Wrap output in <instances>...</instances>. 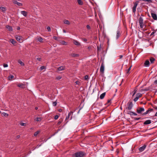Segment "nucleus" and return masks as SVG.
<instances>
[{
    "label": "nucleus",
    "mask_w": 157,
    "mask_h": 157,
    "mask_svg": "<svg viewBox=\"0 0 157 157\" xmlns=\"http://www.w3.org/2000/svg\"><path fill=\"white\" fill-rule=\"evenodd\" d=\"M85 153L82 151H78L72 154V157H83L85 155Z\"/></svg>",
    "instance_id": "nucleus-1"
},
{
    "label": "nucleus",
    "mask_w": 157,
    "mask_h": 157,
    "mask_svg": "<svg viewBox=\"0 0 157 157\" xmlns=\"http://www.w3.org/2000/svg\"><path fill=\"white\" fill-rule=\"evenodd\" d=\"M133 106V105L132 101L129 102L127 103V107L125 109L126 110L127 109L130 110L132 109Z\"/></svg>",
    "instance_id": "nucleus-2"
},
{
    "label": "nucleus",
    "mask_w": 157,
    "mask_h": 157,
    "mask_svg": "<svg viewBox=\"0 0 157 157\" xmlns=\"http://www.w3.org/2000/svg\"><path fill=\"white\" fill-rule=\"evenodd\" d=\"M144 111V108L142 107L138 108L136 109L137 112L139 114L141 113Z\"/></svg>",
    "instance_id": "nucleus-3"
},
{
    "label": "nucleus",
    "mask_w": 157,
    "mask_h": 157,
    "mask_svg": "<svg viewBox=\"0 0 157 157\" xmlns=\"http://www.w3.org/2000/svg\"><path fill=\"white\" fill-rule=\"evenodd\" d=\"M15 38L16 40L20 43H21L23 41L22 39L21 38V37L16 35L15 36Z\"/></svg>",
    "instance_id": "nucleus-4"
},
{
    "label": "nucleus",
    "mask_w": 157,
    "mask_h": 157,
    "mask_svg": "<svg viewBox=\"0 0 157 157\" xmlns=\"http://www.w3.org/2000/svg\"><path fill=\"white\" fill-rule=\"evenodd\" d=\"M146 147H147V145L146 144H144L143 146L140 147L139 148V151L140 152H142V151H143L145 150V149L146 148Z\"/></svg>",
    "instance_id": "nucleus-5"
},
{
    "label": "nucleus",
    "mask_w": 157,
    "mask_h": 157,
    "mask_svg": "<svg viewBox=\"0 0 157 157\" xmlns=\"http://www.w3.org/2000/svg\"><path fill=\"white\" fill-rule=\"evenodd\" d=\"M104 67L105 66L103 63H102L100 68V71L102 73L104 72Z\"/></svg>",
    "instance_id": "nucleus-6"
},
{
    "label": "nucleus",
    "mask_w": 157,
    "mask_h": 157,
    "mask_svg": "<svg viewBox=\"0 0 157 157\" xmlns=\"http://www.w3.org/2000/svg\"><path fill=\"white\" fill-rule=\"evenodd\" d=\"M150 64V62L148 60H146L144 63V66L146 67H148L149 66Z\"/></svg>",
    "instance_id": "nucleus-7"
},
{
    "label": "nucleus",
    "mask_w": 157,
    "mask_h": 157,
    "mask_svg": "<svg viewBox=\"0 0 157 157\" xmlns=\"http://www.w3.org/2000/svg\"><path fill=\"white\" fill-rule=\"evenodd\" d=\"M127 114H129L131 116H132V115H134L135 116H136L137 115V114L136 113H134L133 112H132V111H127Z\"/></svg>",
    "instance_id": "nucleus-8"
},
{
    "label": "nucleus",
    "mask_w": 157,
    "mask_h": 157,
    "mask_svg": "<svg viewBox=\"0 0 157 157\" xmlns=\"http://www.w3.org/2000/svg\"><path fill=\"white\" fill-rule=\"evenodd\" d=\"M138 5V2H136L134 4V5L133 8V12L135 13L136 11V8Z\"/></svg>",
    "instance_id": "nucleus-9"
},
{
    "label": "nucleus",
    "mask_w": 157,
    "mask_h": 157,
    "mask_svg": "<svg viewBox=\"0 0 157 157\" xmlns=\"http://www.w3.org/2000/svg\"><path fill=\"white\" fill-rule=\"evenodd\" d=\"M74 112L71 111L68 114V116L66 117V119L68 120L70 116L71 115V114H72V115L73 113ZM72 117V116H71L70 120L71 119Z\"/></svg>",
    "instance_id": "nucleus-10"
},
{
    "label": "nucleus",
    "mask_w": 157,
    "mask_h": 157,
    "mask_svg": "<svg viewBox=\"0 0 157 157\" xmlns=\"http://www.w3.org/2000/svg\"><path fill=\"white\" fill-rule=\"evenodd\" d=\"M151 121L150 120H148L146 121L144 123V125H147L150 124L151 123Z\"/></svg>",
    "instance_id": "nucleus-11"
},
{
    "label": "nucleus",
    "mask_w": 157,
    "mask_h": 157,
    "mask_svg": "<svg viewBox=\"0 0 157 157\" xmlns=\"http://www.w3.org/2000/svg\"><path fill=\"white\" fill-rule=\"evenodd\" d=\"M70 55L71 56L73 57H79V54H75V53H72L70 54Z\"/></svg>",
    "instance_id": "nucleus-12"
},
{
    "label": "nucleus",
    "mask_w": 157,
    "mask_h": 157,
    "mask_svg": "<svg viewBox=\"0 0 157 157\" xmlns=\"http://www.w3.org/2000/svg\"><path fill=\"white\" fill-rule=\"evenodd\" d=\"M151 15L152 17L155 20H156L157 19V16L156 14L153 13H151Z\"/></svg>",
    "instance_id": "nucleus-13"
},
{
    "label": "nucleus",
    "mask_w": 157,
    "mask_h": 157,
    "mask_svg": "<svg viewBox=\"0 0 157 157\" xmlns=\"http://www.w3.org/2000/svg\"><path fill=\"white\" fill-rule=\"evenodd\" d=\"M153 109H149L145 112L143 114V115H146L149 112L153 111Z\"/></svg>",
    "instance_id": "nucleus-14"
},
{
    "label": "nucleus",
    "mask_w": 157,
    "mask_h": 157,
    "mask_svg": "<svg viewBox=\"0 0 157 157\" xmlns=\"http://www.w3.org/2000/svg\"><path fill=\"white\" fill-rule=\"evenodd\" d=\"M13 3L14 4H17V5L18 6H22V4L21 3L19 2H17V1H16V0L13 1Z\"/></svg>",
    "instance_id": "nucleus-15"
},
{
    "label": "nucleus",
    "mask_w": 157,
    "mask_h": 157,
    "mask_svg": "<svg viewBox=\"0 0 157 157\" xmlns=\"http://www.w3.org/2000/svg\"><path fill=\"white\" fill-rule=\"evenodd\" d=\"M120 35L121 33L120 31L119 30H117V35L116 37V39H118V38L120 36Z\"/></svg>",
    "instance_id": "nucleus-16"
},
{
    "label": "nucleus",
    "mask_w": 157,
    "mask_h": 157,
    "mask_svg": "<svg viewBox=\"0 0 157 157\" xmlns=\"http://www.w3.org/2000/svg\"><path fill=\"white\" fill-rule=\"evenodd\" d=\"M6 28L9 31H13L12 28L11 26L8 25L6 26Z\"/></svg>",
    "instance_id": "nucleus-17"
},
{
    "label": "nucleus",
    "mask_w": 157,
    "mask_h": 157,
    "mask_svg": "<svg viewBox=\"0 0 157 157\" xmlns=\"http://www.w3.org/2000/svg\"><path fill=\"white\" fill-rule=\"evenodd\" d=\"M73 43L75 44L76 45H80V43L76 40H73Z\"/></svg>",
    "instance_id": "nucleus-18"
},
{
    "label": "nucleus",
    "mask_w": 157,
    "mask_h": 157,
    "mask_svg": "<svg viewBox=\"0 0 157 157\" xmlns=\"http://www.w3.org/2000/svg\"><path fill=\"white\" fill-rule=\"evenodd\" d=\"M21 13L24 16L26 17L27 16V12L25 11H21Z\"/></svg>",
    "instance_id": "nucleus-19"
},
{
    "label": "nucleus",
    "mask_w": 157,
    "mask_h": 157,
    "mask_svg": "<svg viewBox=\"0 0 157 157\" xmlns=\"http://www.w3.org/2000/svg\"><path fill=\"white\" fill-rule=\"evenodd\" d=\"M36 40L40 42H43V39L41 37H37L36 38Z\"/></svg>",
    "instance_id": "nucleus-20"
},
{
    "label": "nucleus",
    "mask_w": 157,
    "mask_h": 157,
    "mask_svg": "<svg viewBox=\"0 0 157 157\" xmlns=\"http://www.w3.org/2000/svg\"><path fill=\"white\" fill-rule=\"evenodd\" d=\"M64 67L63 66H61L59 67L57 69L59 71H62L63 70H64Z\"/></svg>",
    "instance_id": "nucleus-21"
},
{
    "label": "nucleus",
    "mask_w": 157,
    "mask_h": 157,
    "mask_svg": "<svg viewBox=\"0 0 157 157\" xmlns=\"http://www.w3.org/2000/svg\"><path fill=\"white\" fill-rule=\"evenodd\" d=\"M139 23L140 24L143 23V19L142 17H140L139 19Z\"/></svg>",
    "instance_id": "nucleus-22"
},
{
    "label": "nucleus",
    "mask_w": 157,
    "mask_h": 157,
    "mask_svg": "<svg viewBox=\"0 0 157 157\" xmlns=\"http://www.w3.org/2000/svg\"><path fill=\"white\" fill-rule=\"evenodd\" d=\"M17 86L20 88H25V85L23 84H19L17 85Z\"/></svg>",
    "instance_id": "nucleus-23"
},
{
    "label": "nucleus",
    "mask_w": 157,
    "mask_h": 157,
    "mask_svg": "<svg viewBox=\"0 0 157 157\" xmlns=\"http://www.w3.org/2000/svg\"><path fill=\"white\" fill-rule=\"evenodd\" d=\"M105 92L101 94L100 96V98L101 99H103L105 97Z\"/></svg>",
    "instance_id": "nucleus-24"
},
{
    "label": "nucleus",
    "mask_w": 157,
    "mask_h": 157,
    "mask_svg": "<svg viewBox=\"0 0 157 157\" xmlns=\"http://www.w3.org/2000/svg\"><path fill=\"white\" fill-rule=\"evenodd\" d=\"M64 23L67 25H69L70 24V22L68 20L65 19L63 21Z\"/></svg>",
    "instance_id": "nucleus-25"
},
{
    "label": "nucleus",
    "mask_w": 157,
    "mask_h": 157,
    "mask_svg": "<svg viewBox=\"0 0 157 157\" xmlns=\"http://www.w3.org/2000/svg\"><path fill=\"white\" fill-rule=\"evenodd\" d=\"M150 87H148L146 88H145V89H141V91H148V90H150Z\"/></svg>",
    "instance_id": "nucleus-26"
},
{
    "label": "nucleus",
    "mask_w": 157,
    "mask_h": 157,
    "mask_svg": "<svg viewBox=\"0 0 157 157\" xmlns=\"http://www.w3.org/2000/svg\"><path fill=\"white\" fill-rule=\"evenodd\" d=\"M150 60L151 63H152L155 60V59L153 57H151L150 58Z\"/></svg>",
    "instance_id": "nucleus-27"
},
{
    "label": "nucleus",
    "mask_w": 157,
    "mask_h": 157,
    "mask_svg": "<svg viewBox=\"0 0 157 157\" xmlns=\"http://www.w3.org/2000/svg\"><path fill=\"white\" fill-rule=\"evenodd\" d=\"M10 42L13 44H15L16 42L13 39H11L10 40Z\"/></svg>",
    "instance_id": "nucleus-28"
},
{
    "label": "nucleus",
    "mask_w": 157,
    "mask_h": 157,
    "mask_svg": "<svg viewBox=\"0 0 157 157\" xmlns=\"http://www.w3.org/2000/svg\"><path fill=\"white\" fill-rule=\"evenodd\" d=\"M142 96V94L140 93H138L136 95V97L138 98H139L141 97Z\"/></svg>",
    "instance_id": "nucleus-29"
},
{
    "label": "nucleus",
    "mask_w": 157,
    "mask_h": 157,
    "mask_svg": "<svg viewBox=\"0 0 157 157\" xmlns=\"http://www.w3.org/2000/svg\"><path fill=\"white\" fill-rule=\"evenodd\" d=\"M78 3L80 5H82L83 4V2L81 0H77Z\"/></svg>",
    "instance_id": "nucleus-30"
},
{
    "label": "nucleus",
    "mask_w": 157,
    "mask_h": 157,
    "mask_svg": "<svg viewBox=\"0 0 157 157\" xmlns=\"http://www.w3.org/2000/svg\"><path fill=\"white\" fill-rule=\"evenodd\" d=\"M140 28L141 29H143L144 26H145V25H144V22L142 24H140Z\"/></svg>",
    "instance_id": "nucleus-31"
},
{
    "label": "nucleus",
    "mask_w": 157,
    "mask_h": 157,
    "mask_svg": "<svg viewBox=\"0 0 157 157\" xmlns=\"http://www.w3.org/2000/svg\"><path fill=\"white\" fill-rule=\"evenodd\" d=\"M18 62L21 64V66H24V63L20 60H18Z\"/></svg>",
    "instance_id": "nucleus-32"
},
{
    "label": "nucleus",
    "mask_w": 157,
    "mask_h": 157,
    "mask_svg": "<svg viewBox=\"0 0 157 157\" xmlns=\"http://www.w3.org/2000/svg\"><path fill=\"white\" fill-rule=\"evenodd\" d=\"M35 120L37 121H41V118L40 117H37L36 118Z\"/></svg>",
    "instance_id": "nucleus-33"
},
{
    "label": "nucleus",
    "mask_w": 157,
    "mask_h": 157,
    "mask_svg": "<svg viewBox=\"0 0 157 157\" xmlns=\"http://www.w3.org/2000/svg\"><path fill=\"white\" fill-rule=\"evenodd\" d=\"M14 76L13 75H10L8 77V79L10 80H11L12 79L14 78Z\"/></svg>",
    "instance_id": "nucleus-34"
},
{
    "label": "nucleus",
    "mask_w": 157,
    "mask_h": 157,
    "mask_svg": "<svg viewBox=\"0 0 157 157\" xmlns=\"http://www.w3.org/2000/svg\"><path fill=\"white\" fill-rule=\"evenodd\" d=\"M0 9L3 12H5L6 10V8L4 7H0Z\"/></svg>",
    "instance_id": "nucleus-35"
},
{
    "label": "nucleus",
    "mask_w": 157,
    "mask_h": 157,
    "mask_svg": "<svg viewBox=\"0 0 157 157\" xmlns=\"http://www.w3.org/2000/svg\"><path fill=\"white\" fill-rule=\"evenodd\" d=\"M137 91V88H136L133 91V95H132V96H133L134 95L136 94V92Z\"/></svg>",
    "instance_id": "nucleus-36"
},
{
    "label": "nucleus",
    "mask_w": 157,
    "mask_h": 157,
    "mask_svg": "<svg viewBox=\"0 0 157 157\" xmlns=\"http://www.w3.org/2000/svg\"><path fill=\"white\" fill-rule=\"evenodd\" d=\"M144 2H147L149 3H152V0H142Z\"/></svg>",
    "instance_id": "nucleus-37"
},
{
    "label": "nucleus",
    "mask_w": 157,
    "mask_h": 157,
    "mask_svg": "<svg viewBox=\"0 0 157 157\" xmlns=\"http://www.w3.org/2000/svg\"><path fill=\"white\" fill-rule=\"evenodd\" d=\"M60 43L63 45H66L67 44L66 42L64 40L62 41Z\"/></svg>",
    "instance_id": "nucleus-38"
},
{
    "label": "nucleus",
    "mask_w": 157,
    "mask_h": 157,
    "mask_svg": "<svg viewBox=\"0 0 157 157\" xmlns=\"http://www.w3.org/2000/svg\"><path fill=\"white\" fill-rule=\"evenodd\" d=\"M2 115L4 116H6V117H7V116H8V115L6 113H5V112H3L2 113Z\"/></svg>",
    "instance_id": "nucleus-39"
},
{
    "label": "nucleus",
    "mask_w": 157,
    "mask_h": 157,
    "mask_svg": "<svg viewBox=\"0 0 157 157\" xmlns=\"http://www.w3.org/2000/svg\"><path fill=\"white\" fill-rule=\"evenodd\" d=\"M40 131H37L35 132L34 134V136H36L39 133Z\"/></svg>",
    "instance_id": "nucleus-40"
},
{
    "label": "nucleus",
    "mask_w": 157,
    "mask_h": 157,
    "mask_svg": "<svg viewBox=\"0 0 157 157\" xmlns=\"http://www.w3.org/2000/svg\"><path fill=\"white\" fill-rule=\"evenodd\" d=\"M131 66L127 70V72H126V73L128 74V73H129V71H130V70H131Z\"/></svg>",
    "instance_id": "nucleus-41"
},
{
    "label": "nucleus",
    "mask_w": 157,
    "mask_h": 157,
    "mask_svg": "<svg viewBox=\"0 0 157 157\" xmlns=\"http://www.w3.org/2000/svg\"><path fill=\"white\" fill-rule=\"evenodd\" d=\"M139 98L137 97H136L133 100L134 101H135V102H136V101H137L139 99Z\"/></svg>",
    "instance_id": "nucleus-42"
},
{
    "label": "nucleus",
    "mask_w": 157,
    "mask_h": 157,
    "mask_svg": "<svg viewBox=\"0 0 157 157\" xmlns=\"http://www.w3.org/2000/svg\"><path fill=\"white\" fill-rule=\"evenodd\" d=\"M84 79L85 80H87L88 79V76L87 75H86L84 77Z\"/></svg>",
    "instance_id": "nucleus-43"
},
{
    "label": "nucleus",
    "mask_w": 157,
    "mask_h": 157,
    "mask_svg": "<svg viewBox=\"0 0 157 157\" xmlns=\"http://www.w3.org/2000/svg\"><path fill=\"white\" fill-rule=\"evenodd\" d=\"M57 104V103L56 101L53 102L52 103V105L54 106H56Z\"/></svg>",
    "instance_id": "nucleus-44"
},
{
    "label": "nucleus",
    "mask_w": 157,
    "mask_h": 157,
    "mask_svg": "<svg viewBox=\"0 0 157 157\" xmlns=\"http://www.w3.org/2000/svg\"><path fill=\"white\" fill-rule=\"evenodd\" d=\"M20 125L21 126H25L26 125V124L24 123H21L20 124Z\"/></svg>",
    "instance_id": "nucleus-45"
},
{
    "label": "nucleus",
    "mask_w": 157,
    "mask_h": 157,
    "mask_svg": "<svg viewBox=\"0 0 157 157\" xmlns=\"http://www.w3.org/2000/svg\"><path fill=\"white\" fill-rule=\"evenodd\" d=\"M47 29L48 32L51 31V28L49 26H48L47 27Z\"/></svg>",
    "instance_id": "nucleus-46"
},
{
    "label": "nucleus",
    "mask_w": 157,
    "mask_h": 157,
    "mask_svg": "<svg viewBox=\"0 0 157 157\" xmlns=\"http://www.w3.org/2000/svg\"><path fill=\"white\" fill-rule=\"evenodd\" d=\"M141 118V117L135 118H134V120H135L138 121V120H139Z\"/></svg>",
    "instance_id": "nucleus-47"
},
{
    "label": "nucleus",
    "mask_w": 157,
    "mask_h": 157,
    "mask_svg": "<svg viewBox=\"0 0 157 157\" xmlns=\"http://www.w3.org/2000/svg\"><path fill=\"white\" fill-rule=\"evenodd\" d=\"M101 49V47H97V51L98 52V51H99Z\"/></svg>",
    "instance_id": "nucleus-48"
},
{
    "label": "nucleus",
    "mask_w": 157,
    "mask_h": 157,
    "mask_svg": "<svg viewBox=\"0 0 157 157\" xmlns=\"http://www.w3.org/2000/svg\"><path fill=\"white\" fill-rule=\"evenodd\" d=\"M59 118V116L58 115H56L55 116L54 119L55 120H57Z\"/></svg>",
    "instance_id": "nucleus-49"
},
{
    "label": "nucleus",
    "mask_w": 157,
    "mask_h": 157,
    "mask_svg": "<svg viewBox=\"0 0 157 157\" xmlns=\"http://www.w3.org/2000/svg\"><path fill=\"white\" fill-rule=\"evenodd\" d=\"M75 83L77 85H79L80 83V82L79 81H77L75 82Z\"/></svg>",
    "instance_id": "nucleus-50"
},
{
    "label": "nucleus",
    "mask_w": 157,
    "mask_h": 157,
    "mask_svg": "<svg viewBox=\"0 0 157 157\" xmlns=\"http://www.w3.org/2000/svg\"><path fill=\"white\" fill-rule=\"evenodd\" d=\"M3 66L4 67H8V66L7 64H5V63L3 64Z\"/></svg>",
    "instance_id": "nucleus-51"
},
{
    "label": "nucleus",
    "mask_w": 157,
    "mask_h": 157,
    "mask_svg": "<svg viewBox=\"0 0 157 157\" xmlns=\"http://www.w3.org/2000/svg\"><path fill=\"white\" fill-rule=\"evenodd\" d=\"M45 69V67H44V66H41V67H40V69L41 70H43V69Z\"/></svg>",
    "instance_id": "nucleus-52"
},
{
    "label": "nucleus",
    "mask_w": 157,
    "mask_h": 157,
    "mask_svg": "<svg viewBox=\"0 0 157 157\" xmlns=\"http://www.w3.org/2000/svg\"><path fill=\"white\" fill-rule=\"evenodd\" d=\"M53 38L55 40H58V38L56 36H53Z\"/></svg>",
    "instance_id": "nucleus-53"
},
{
    "label": "nucleus",
    "mask_w": 157,
    "mask_h": 157,
    "mask_svg": "<svg viewBox=\"0 0 157 157\" xmlns=\"http://www.w3.org/2000/svg\"><path fill=\"white\" fill-rule=\"evenodd\" d=\"M61 77L60 76H58L57 77H56V79H57L59 80L61 78Z\"/></svg>",
    "instance_id": "nucleus-54"
},
{
    "label": "nucleus",
    "mask_w": 157,
    "mask_h": 157,
    "mask_svg": "<svg viewBox=\"0 0 157 157\" xmlns=\"http://www.w3.org/2000/svg\"><path fill=\"white\" fill-rule=\"evenodd\" d=\"M86 28L88 29H90V26L88 25H87L86 26Z\"/></svg>",
    "instance_id": "nucleus-55"
},
{
    "label": "nucleus",
    "mask_w": 157,
    "mask_h": 157,
    "mask_svg": "<svg viewBox=\"0 0 157 157\" xmlns=\"http://www.w3.org/2000/svg\"><path fill=\"white\" fill-rule=\"evenodd\" d=\"M20 137V135H17L16 136V138H15L16 139H19Z\"/></svg>",
    "instance_id": "nucleus-56"
},
{
    "label": "nucleus",
    "mask_w": 157,
    "mask_h": 157,
    "mask_svg": "<svg viewBox=\"0 0 157 157\" xmlns=\"http://www.w3.org/2000/svg\"><path fill=\"white\" fill-rule=\"evenodd\" d=\"M83 40L84 42H86L87 41V40L86 38L83 39Z\"/></svg>",
    "instance_id": "nucleus-57"
},
{
    "label": "nucleus",
    "mask_w": 157,
    "mask_h": 157,
    "mask_svg": "<svg viewBox=\"0 0 157 157\" xmlns=\"http://www.w3.org/2000/svg\"><path fill=\"white\" fill-rule=\"evenodd\" d=\"M41 144H40V145H37L36 147L35 148V149L36 148H38L40 146H41Z\"/></svg>",
    "instance_id": "nucleus-58"
},
{
    "label": "nucleus",
    "mask_w": 157,
    "mask_h": 157,
    "mask_svg": "<svg viewBox=\"0 0 157 157\" xmlns=\"http://www.w3.org/2000/svg\"><path fill=\"white\" fill-rule=\"evenodd\" d=\"M36 59L39 61H40L41 60V58H38Z\"/></svg>",
    "instance_id": "nucleus-59"
},
{
    "label": "nucleus",
    "mask_w": 157,
    "mask_h": 157,
    "mask_svg": "<svg viewBox=\"0 0 157 157\" xmlns=\"http://www.w3.org/2000/svg\"><path fill=\"white\" fill-rule=\"evenodd\" d=\"M61 122L62 121H59V122H58V125H59V124H60L61 123Z\"/></svg>",
    "instance_id": "nucleus-60"
},
{
    "label": "nucleus",
    "mask_w": 157,
    "mask_h": 157,
    "mask_svg": "<svg viewBox=\"0 0 157 157\" xmlns=\"http://www.w3.org/2000/svg\"><path fill=\"white\" fill-rule=\"evenodd\" d=\"M17 29L18 30H19L20 29V28L19 27H17Z\"/></svg>",
    "instance_id": "nucleus-61"
},
{
    "label": "nucleus",
    "mask_w": 157,
    "mask_h": 157,
    "mask_svg": "<svg viewBox=\"0 0 157 157\" xmlns=\"http://www.w3.org/2000/svg\"><path fill=\"white\" fill-rule=\"evenodd\" d=\"M142 29V30H143V31H146V30H147V29H145V28H143V29Z\"/></svg>",
    "instance_id": "nucleus-62"
},
{
    "label": "nucleus",
    "mask_w": 157,
    "mask_h": 157,
    "mask_svg": "<svg viewBox=\"0 0 157 157\" xmlns=\"http://www.w3.org/2000/svg\"><path fill=\"white\" fill-rule=\"evenodd\" d=\"M154 83L157 84V80H156L155 81Z\"/></svg>",
    "instance_id": "nucleus-63"
},
{
    "label": "nucleus",
    "mask_w": 157,
    "mask_h": 157,
    "mask_svg": "<svg viewBox=\"0 0 157 157\" xmlns=\"http://www.w3.org/2000/svg\"><path fill=\"white\" fill-rule=\"evenodd\" d=\"M155 116H156V117H157V112L155 114Z\"/></svg>",
    "instance_id": "nucleus-64"
}]
</instances>
